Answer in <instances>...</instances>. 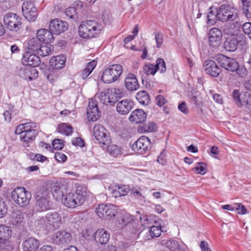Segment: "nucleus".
Wrapping results in <instances>:
<instances>
[{"mask_svg": "<svg viewBox=\"0 0 251 251\" xmlns=\"http://www.w3.org/2000/svg\"><path fill=\"white\" fill-rule=\"evenodd\" d=\"M233 98L237 105H242V101L240 98V93L237 90H234L232 94Z\"/></svg>", "mask_w": 251, "mask_h": 251, "instance_id": "0e129e2a", "label": "nucleus"}, {"mask_svg": "<svg viewBox=\"0 0 251 251\" xmlns=\"http://www.w3.org/2000/svg\"><path fill=\"white\" fill-rule=\"evenodd\" d=\"M58 77V72L57 70L52 68L51 69H50L48 71V73L47 75V78L50 82L53 83Z\"/></svg>", "mask_w": 251, "mask_h": 251, "instance_id": "c03bdc74", "label": "nucleus"}, {"mask_svg": "<svg viewBox=\"0 0 251 251\" xmlns=\"http://www.w3.org/2000/svg\"><path fill=\"white\" fill-rule=\"evenodd\" d=\"M36 9L37 8L34 6V3L31 1H25L23 3L22 10L24 17L27 20H31V17L29 13L30 11L32 14H36Z\"/></svg>", "mask_w": 251, "mask_h": 251, "instance_id": "c85d7f7f", "label": "nucleus"}, {"mask_svg": "<svg viewBox=\"0 0 251 251\" xmlns=\"http://www.w3.org/2000/svg\"><path fill=\"white\" fill-rule=\"evenodd\" d=\"M219 20L222 22L233 21L238 17L237 9L228 4H223L218 9Z\"/></svg>", "mask_w": 251, "mask_h": 251, "instance_id": "1a4fd4ad", "label": "nucleus"}, {"mask_svg": "<svg viewBox=\"0 0 251 251\" xmlns=\"http://www.w3.org/2000/svg\"><path fill=\"white\" fill-rule=\"evenodd\" d=\"M94 238L97 243L105 245L109 240L110 234L105 229L100 228L95 232Z\"/></svg>", "mask_w": 251, "mask_h": 251, "instance_id": "a878e982", "label": "nucleus"}, {"mask_svg": "<svg viewBox=\"0 0 251 251\" xmlns=\"http://www.w3.org/2000/svg\"><path fill=\"white\" fill-rule=\"evenodd\" d=\"M52 50L51 47L48 45L42 46L40 47L37 51V53L42 56H46L50 54Z\"/></svg>", "mask_w": 251, "mask_h": 251, "instance_id": "a18cd8bd", "label": "nucleus"}, {"mask_svg": "<svg viewBox=\"0 0 251 251\" xmlns=\"http://www.w3.org/2000/svg\"><path fill=\"white\" fill-rule=\"evenodd\" d=\"M150 143L149 138L143 136L132 145V149L139 154H144L148 150Z\"/></svg>", "mask_w": 251, "mask_h": 251, "instance_id": "2eb2a0df", "label": "nucleus"}, {"mask_svg": "<svg viewBox=\"0 0 251 251\" xmlns=\"http://www.w3.org/2000/svg\"><path fill=\"white\" fill-rule=\"evenodd\" d=\"M11 235L9 227L4 225H0V241L8 240Z\"/></svg>", "mask_w": 251, "mask_h": 251, "instance_id": "4c0bfd02", "label": "nucleus"}, {"mask_svg": "<svg viewBox=\"0 0 251 251\" xmlns=\"http://www.w3.org/2000/svg\"><path fill=\"white\" fill-rule=\"evenodd\" d=\"M243 30L246 34H247L251 40V23L247 22L242 25Z\"/></svg>", "mask_w": 251, "mask_h": 251, "instance_id": "bf43d9fd", "label": "nucleus"}, {"mask_svg": "<svg viewBox=\"0 0 251 251\" xmlns=\"http://www.w3.org/2000/svg\"><path fill=\"white\" fill-rule=\"evenodd\" d=\"M157 70H160L161 73H165L166 71V64L164 60L160 58L157 59L156 64L154 65Z\"/></svg>", "mask_w": 251, "mask_h": 251, "instance_id": "de8ad7c7", "label": "nucleus"}, {"mask_svg": "<svg viewBox=\"0 0 251 251\" xmlns=\"http://www.w3.org/2000/svg\"><path fill=\"white\" fill-rule=\"evenodd\" d=\"M72 143L74 146L83 147L84 145V141L80 137L73 139Z\"/></svg>", "mask_w": 251, "mask_h": 251, "instance_id": "69168bd1", "label": "nucleus"}, {"mask_svg": "<svg viewBox=\"0 0 251 251\" xmlns=\"http://www.w3.org/2000/svg\"><path fill=\"white\" fill-rule=\"evenodd\" d=\"M38 225L46 228H58L61 224V217L56 212H50L45 216L39 217L37 219Z\"/></svg>", "mask_w": 251, "mask_h": 251, "instance_id": "39448f33", "label": "nucleus"}, {"mask_svg": "<svg viewBox=\"0 0 251 251\" xmlns=\"http://www.w3.org/2000/svg\"><path fill=\"white\" fill-rule=\"evenodd\" d=\"M115 217V225L118 228L125 227L132 220L131 215L125 212H118Z\"/></svg>", "mask_w": 251, "mask_h": 251, "instance_id": "4be33fe9", "label": "nucleus"}, {"mask_svg": "<svg viewBox=\"0 0 251 251\" xmlns=\"http://www.w3.org/2000/svg\"><path fill=\"white\" fill-rule=\"evenodd\" d=\"M194 170L197 174L204 175L206 172V165L203 162L197 163Z\"/></svg>", "mask_w": 251, "mask_h": 251, "instance_id": "603ef678", "label": "nucleus"}, {"mask_svg": "<svg viewBox=\"0 0 251 251\" xmlns=\"http://www.w3.org/2000/svg\"><path fill=\"white\" fill-rule=\"evenodd\" d=\"M143 72L148 75H154L157 72V69L154 66V65L148 63L144 65L143 67Z\"/></svg>", "mask_w": 251, "mask_h": 251, "instance_id": "37998d69", "label": "nucleus"}, {"mask_svg": "<svg viewBox=\"0 0 251 251\" xmlns=\"http://www.w3.org/2000/svg\"><path fill=\"white\" fill-rule=\"evenodd\" d=\"M140 226L139 228L137 227V230L138 231L141 230L140 234L144 231V228L142 229L141 226H144L147 224H148V219L147 216L146 215H143L140 216Z\"/></svg>", "mask_w": 251, "mask_h": 251, "instance_id": "052dcab7", "label": "nucleus"}, {"mask_svg": "<svg viewBox=\"0 0 251 251\" xmlns=\"http://www.w3.org/2000/svg\"><path fill=\"white\" fill-rule=\"evenodd\" d=\"M101 30V26L94 21L82 22L78 28L80 37L83 38H95L98 36Z\"/></svg>", "mask_w": 251, "mask_h": 251, "instance_id": "20e7f679", "label": "nucleus"}, {"mask_svg": "<svg viewBox=\"0 0 251 251\" xmlns=\"http://www.w3.org/2000/svg\"><path fill=\"white\" fill-rule=\"evenodd\" d=\"M53 33L50 30L47 29H40L37 31V38L39 39L41 43L42 42L45 43H51L54 40L53 36Z\"/></svg>", "mask_w": 251, "mask_h": 251, "instance_id": "b1692460", "label": "nucleus"}, {"mask_svg": "<svg viewBox=\"0 0 251 251\" xmlns=\"http://www.w3.org/2000/svg\"><path fill=\"white\" fill-rule=\"evenodd\" d=\"M126 89L130 91H135L139 87V84L135 75L133 74H129L125 80Z\"/></svg>", "mask_w": 251, "mask_h": 251, "instance_id": "393cba45", "label": "nucleus"}, {"mask_svg": "<svg viewBox=\"0 0 251 251\" xmlns=\"http://www.w3.org/2000/svg\"><path fill=\"white\" fill-rule=\"evenodd\" d=\"M130 193L131 195L134 196L137 199H141L144 198L142 193V190L140 189L139 187L136 186L132 187L130 189Z\"/></svg>", "mask_w": 251, "mask_h": 251, "instance_id": "3c124183", "label": "nucleus"}, {"mask_svg": "<svg viewBox=\"0 0 251 251\" xmlns=\"http://www.w3.org/2000/svg\"><path fill=\"white\" fill-rule=\"evenodd\" d=\"M66 58L63 55H58L52 57L50 60V64L52 68L56 70L62 69L65 65Z\"/></svg>", "mask_w": 251, "mask_h": 251, "instance_id": "c756f323", "label": "nucleus"}, {"mask_svg": "<svg viewBox=\"0 0 251 251\" xmlns=\"http://www.w3.org/2000/svg\"><path fill=\"white\" fill-rule=\"evenodd\" d=\"M244 86L246 90L251 92V76L244 81Z\"/></svg>", "mask_w": 251, "mask_h": 251, "instance_id": "774afa93", "label": "nucleus"}, {"mask_svg": "<svg viewBox=\"0 0 251 251\" xmlns=\"http://www.w3.org/2000/svg\"><path fill=\"white\" fill-rule=\"evenodd\" d=\"M68 28L67 22L59 19H54L51 21L49 25V29L54 34L58 35L64 32Z\"/></svg>", "mask_w": 251, "mask_h": 251, "instance_id": "f3484780", "label": "nucleus"}, {"mask_svg": "<svg viewBox=\"0 0 251 251\" xmlns=\"http://www.w3.org/2000/svg\"><path fill=\"white\" fill-rule=\"evenodd\" d=\"M107 150L108 153L114 156H117L122 153L121 148L116 145H108Z\"/></svg>", "mask_w": 251, "mask_h": 251, "instance_id": "79ce46f5", "label": "nucleus"}, {"mask_svg": "<svg viewBox=\"0 0 251 251\" xmlns=\"http://www.w3.org/2000/svg\"><path fill=\"white\" fill-rule=\"evenodd\" d=\"M39 245L38 240L33 237H29L24 240L22 248L23 251H37Z\"/></svg>", "mask_w": 251, "mask_h": 251, "instance_id": "aec40b11", "label": "nucleus"}, {"mask_svg": "<svg viewBox=\"0 0 251 251\" xmlns=\"http://www.w3.org/2000/svg\"><path fill=\"white\" fill-rule=\"evenodd\" d=\"M55 159L60 163L64 162L67 160V156L64 153L58 152L54 154Z\"/></svg>", "mask_w": 251, "mask_h": 251, "instance_id": "e2e57ef3", "label": "nucleus"}, {"mask_svg": "<svg viewBox=\"0 0 251 251\" xmlns=\"http://www.w3.org/2000/svg\"><path fill=\"white\" fill-rule=\"evenodd\" d=\"M3 22L6 27L10 31H18L22 27L21 19L16 14H6L4 16Z\"/></svg>", "mask_w": 251, "mask_h": 251, "instance_id": "f8f14e48", "label": "nucleus"}, {"mask_svg": "<svg viewBox=\"0 0 251 251\" xmlns=\"http://www.w3.org/2000/svg\"><path fill=\"white\" fill-rule=\"evenodd\" d=\"M24 218V215L20 210H15L11 213L9 222L13 225H19L23 222Z\"/></svg>", "mask_w": 251, "mask_h": 251, "instance_id": "7c9ffc66", "label": "nucleus"}, {"mask_svg": "<svg viewBox=\"0 0 251 251\" xmlns=\"http://www.w3.org/2000/svg\"><path fill=\"white\" fill-rule=\"evenodd\" d=\"M7 213V207L5 202L0 197V218L3 217Z\"/></svg>", "mask_w": 251, "mask_h": 251, "instance_id": "4d7b16f0", "label": "nucleus"}, {"mask_svg": "<svg viewBox=\"0 0 251 251\" xmlns=\"http://www.w3.org/2000/svg\"><path fill=\"white\" fill-rule=\"evenodd\" d=\"M239 41L236 38H228L224 43L225 49L228 51H234L237 49Z\"/></svg>", "mask_w": 251, "mask_h": 251, "instance_id": "2f4dec72", "label": "nucleus"}, {"mask_svg": "<svg viewBox=\"0 0 251 251\" xmlns=\"http://www.w3.org/2000/svg\"><path fill=\"white\" fill-rule=\"evenodd\" d=\"M65 13L66 16L71 19L75 20L77 18L76 9L75 7H70L67 8L66 9Z\"/></svg>", "mask_w": 251, "mask_h": 251, "instance_id": "8fccbe9b", "label": "nucleus"}, {"mask_svg": "<svg viewBox=\"0 0 251 251\" xmlns=\"http://www.w3.org/2000/svg\"><path fill=\"white\" fill-rule=\"evenodd\" d=\"M96 212L100 218L110 220L115 217L118 211L117 206L115 205L101 204L97 207Z\"/></svg>", "mask_w": 251, "mask_h": 251, "instance_id": "9b49d317", "label": "nucleus"}, {"mask_svg": "<svg viewBox=\"0 0 251 251\" xmlns=\"http://www.w3.org/2000/svg\"><path fill=\"white\" fill-rule=\"evenodd\" d=\"M23 72L24 77L26 80H32L38 76V72L34 68L25 69Z\"/></svg>", "mask_w": 251, "mask_h": 251, "instance_id": "58836bf2", "label": "nucleus"}, {"mask_svg": "<svg viewBox=\"0 0 251 251\" xmlns=\"http://www.w3.org/2000/svg\"><path fill=\"white\" fill-rule=\"evenodd\" d=\"M41 42L37 37L32 38L30 39L27 44V49L28 50L37 52L40 47Z\"/></svg>", "mask_w": 251, "mask_h": 251, "instance_id": "c9c22d12", "label": "nucleus"}, {"mask_svg": "<svg viewBox=\"0 0 251 251\" xmlns=\"http://www.w3.org/2000/svg\"><path fill=\"white\" fill-rule=\"evenodd\" d=\"M147 118L146 113L141 109L133 111L129 117L130 121L135 122L136 123H141L145 121Z\"/></svg>", "mask_w": 251, "mask_h": 251, "instance_id": "cd10ccee", "label": "nucleus"}, {"mask_svg": "<svg viewBox=\"0 0 251 251\" xmlns=\"http://www.w3.org/2000/svg\"><path fill=\"white\" fill-rule=\"evenodd\" d=\"M93 135L100 146H107L111 142V138L108 131L101 125L97 124L93 127Z\"/></svg>", "mask_w": 251, "mask_h": 251, "instance_id": "9d476101", "label": "nucleus"}, {"mask_svg": "<svg viewBox=\"0 0 251 251\" xmlns=\"http://www.w3.org/2000/svg\"><path fill=\"white\" fill-rule=\"evenodd\" d=\"M205 73L213 77H217L221 72V69L213 60H206L203 64Z\"/></svg>", "mask_w": 251, "mask_h": 251, "instance_id": "412c9836", "label": "nucleus"}, {"mask_svg": "<svg viewBox=\"0 0 251 251\" xmlns=\"http://www.w3.org/2000/svg\"><path fill=\"white\" fill-rule=\"evenodd\" d=\"M13 247L8 240L0 242V251H11Z\"/></svg>", "mask_w": 251, "mask_h": 251, "instance_id": "864d4df0", "label": "nucleus"}, {"mask_svg": "<svg viewBox=\"0 0 251 251\" xmlns=\"http://www.w3.org/2000/svg\"><path fill=\"white\" fill-rule=\"evenodd\" d=\"M22 63L26 66H37L40 64V57L34 53H31L29 51L24 53L22 59Z\"/></svg>", "mask_w": 251, "mask_h": 251, "instance_id": "a211bd4d", "label": "nucleus"}, {"mask_svg": "<svg viewBox=\"0 0 251 251\" xmlns=\"http://www.w3.org/2000/svg\"><path fill=\"white\" fill-rule=\"evenodd\" d=\"M156 129V125L152 122L145 124L143 126H140L138 131L140 132H152Z\"/></svg>", "mask_w": 251, "mask_h": 251, "instance_id": "a19ab883", "label": "nucleus"}, {"mask_svg": "<svg viewBox=\"0 0 251 251\" xmlns=\"http://www.w3.org/2000/svg\"><path fill=\"white\" fill-rule=\"evenodd\" d=\"M178 108L180 111L185 114H187L189 112L188 109L186 106V104L185 101H183L179 104Z\"/></svg>", "mask_w": 251, "mask_h": 251, "instance_id": "338daca9", "label": "nucleus"}, {"mask_svg": "<svg viewBox=\"0 0 251 251\" xmlns=\"http://www.w3.org/2000/svg\"><path fill=\"white\" fill-rule=\"evenodd\" d=\"M129 191H130V189L128 186L124 185L119 187L117 190H115V197H117L126 195Z\"/></svg>", "mask_w": 251, "mask_h": 251, "instance_id": "09e8293b", "label": "nucleus"}, {"mask_svg": "<svg viewBox=\"0 0 251 251\" xmlns=\"http://www.w3.org/2000/svg\"><path fill=\"white\" fill-rule=\"evenodd\" d=\"M87 196V191L85 188L79 187L75 193L68 192L63 199L62 203L68 208H74L76 206H80L84 202Z\"/></svg>", "mask_w": 251, "mask_h": 251, "instance_id": "f03ea898", "label": "nucleus"}, {"mask_svg": "<svg viewBox=\"0 0 251 251\" xmlns=\"http://www.w3.org/2000/svg\"><path fill=\"white\" fill-rule=\"evenodd\" d=\"M53 148L55 150H61L64 147V144L62 140L55 139L52 142Z\"/></svg>", "mask_w": 251, "mask_h": 251, "instance_id": "13d9d810", "label": "nucleus"}, {"mask_svg": "<svg viewBox=\"0 0 251 251\" xmlns=\"http://www.w3.org/2000/svg\"><path fill=\"white\" fill-rule=\"evenodd\" d=\"M155 40L156 44V48H160L163 42V35L160 32L155 33Z\"/></svg>", "mask_w": 251, "mask_h": 251, "instance_id": "6e6d98bb", "label": "nucleus"}, {"mask_svg": "<svg viewBox=\"0 0 251 251\" xmlns=\"http://www.w3.org/2000/svg\"><path fill=\"white\" fill-rule=\"evenodd\" d=\"M207 16V23L209 25H213L216 23L217 20H219L218 9L211 7H210Z\"/></svg>", "mask_w": 251, "mask_h": 251, "instance_id": "72a5a7b5", "label": "nucleus"}, {"mask_svg": "<svg viewBox=\"0 0 251 251\" xmlns=\"http://www.w3.org/2000/svg\"><path fill=\"white\" fill-rule=\"evenodd\" d=\"M133 102L129 100L126 99L118 102L116 105L117 111L122 115L127 114L131 110Z\"/></svg>", "mask_w": 251, "mask_h": 251, "instance_id": "5701e85b", "label": "nucleus"}, {"mask_svg": "<svg viewBox=\"0 0 251 251\" xmlns=\"http://www.w3.org/2000/svg\"><path fill=\"white\" fill-rule=\"evenodd\" d=\"M136 98L139 103L144 105H148L150 101L149 95L145 91H141L137 93Z\"/></svg>", "mask_w": 251, "mask_h": 251, "instance_id": "e433bc0d", "label": "nucleus"}, {"mask_svg": "<svg viewBox=\"0 0 251 251\" xmlns=\"http://www.w3.org/2000/svg\"><path fill=\"white\" fill-rule=\"evenodd\" d=\"M123 71V67L120 65H110L103 71L101 79L105 83H112L120 77Z\"/></svg>", "mask_w": 251, "mask_h": 251, "instance_id": "0eeeda50", "label": "nucleus"}, {"mask_svg": "<svg viewBox=\"0 0 251 251\" xmlns=\"http://www.w3.org/2000/svg\"><path fill=\"white\" fill-rule=\"evenodd\" d=\"M156 104L160 107L163 106L167 102V100L161 95H159L156 97Z\"/></svg>", "mask_w": 251, "mask_h": 251, "instance_id": "680f3d73", "label": "nucleus"}, {"mask_svg": "<svg viewBox=\"0 0 251 251\" xmlns=\"http://www.w3.org/2000/svg\"><path fill=\"white\" fill-rule=\"evenodd\" d=\"M50 192L46 187H42L35 193L36 206L44 211L50 208Z\"/></svg>", "mask_w": 251, "mask_h": 251, "instance_id": "423d86ee", "label": "nucleus"}, {"mask_svg": "<svg viewBox=\"0 0 251 251\" xmlns=\"http://www.w3.org/2000/svg\"><path fill=\"white\" fill-rule=\"evenodd\" d=\"M223 34L217 28H212L209 31V45L215 49L218 48L222 43Z\"/></svg>", "mask_w": 251, "mask_h": 251, "instance_id": "dca6fc26", "label": "nucleus"}, {"mask_svg": "<svg viewBox=\"0 0 251 251\" xmlns=\"http://www.w3.org/2000/svg\"><path fill=\"white\" fill-rule=\"evenodd\" d=\"M96 61L93 60L87 64L85 68L80 73V76L82 79L86 78L91 73L96 66Z\"/></svg>", "mask_w": 251, "mask_h": 251, "instance_id": "f704fd0d", "label": "nucleus"}, {"mask_svg": "<svg viewBox=\"0 0 251 251\" xmlns=\"http://www.w3.org/2000/svg\"><path fill=\"white\" fill-rule=\"evenodd\" d=\"M13 200L21 207L28 205L31 198V193L24 187H17L11 193Z\"/></svg>", "mask_w": 251, "mask_h": 251, "instance_id": "6e6552de", "label": "nucleus"}, {"mask_svg": "<svg viewBox=\"0 0 251 251\" xmlns=\"http://www.w3.org/2000/svg\"><path fill=\"white\" fill-rule=\"evenodd\" d=\"M237 75L241 78H246L249 72L245 67L243 65H239L237 63V69L235 70Z\"/></svg>", "mask_w": 251, "mask_h": 251, "instance_id": "49530a36", "label": "nucleus"}, {"mask_svg": "<svg viewBox=\"0 0 251 251\" xmlns=\"http://www.w3.org/2000/svg\"><path fill=\"white\" fill-rule=\"evenodd\" d=\"M122 94L119 89H108L100 93H97L94 98L89 102L87 108V115L89 121L95 122L100 117V111L98 107L97 99L100 100L104 104L114 103L117 101V98H120Z\"/></svg>", "mask_w": 251, "mask_h": 251, "instance_id": "f257e3e1", "label": "nucleus"}, {"mask_svg": "<svg viewBox=\"0 0 251 251\" xmlns=\"http://www.w3.org/2000/svg\"><path fill=\"white\" fill-rule=\"evenodd\" d=\"M36 124L29 122L21 124L17 126L15 133L20 135L21 140L25 142H30L33 141L38 134V131L34 129Z\"/></svg>", "mask_w": 251, "mask_h": 251, "instance_id": "7ed1b4c3", "label": "nucleus"}, {"mask_svg": "<svg viewBox=\"0 0 251 251\" xmlns=\"http://www.w3.org/2000/svg\"><path fill=\"white\" fill-rule=\"evenodd\" d=\"M72 236L70 232L65 230H60L55 233L51 237V242L57 245L70 244Z\"/></svg>", "mask_w": 251, "mask_h": 251, "instance_id": "4468645a", "label": "nucleus"}, {"mask_svg": "<svg viewBox=\"0 0 251 251\" xmlns=\"http://www.w3.org/2000/svg\"><path fill=\"white\" fill-rule=\"evenodd\" d=\"M52 194L56 201H62L68 191L67 186L60 183H57L51 188Z\"/></svg>", "mask_w": 251, "mask_h": 251, "instance_id": "6ab92c4d", "label": "nucleus"}, {"mask_svg": "<svg viewBox=\"0 0 251 251\" xmlns=\"http://www.w3.org/2000/svg\"><path fill=\"white\" fill-rule=\"evenodd\" d=\"M249 3L243 4L242 7L243 12L246 17L251 20V6L249 5Z\"/></svg>", "mask_w": 251, "mask_h": 251, "instance_id": "5fc2aeb1", "label": "nucleus"}, {"mask_svg": "<svg viewBox=\"0 0 251 251\" xmlns=\"http://www.w3.org/2000/svg\"><path fill=\"white\" fill-rule=\"evenodd\" d=\"M162 244L172 251H185L186 246L182 243L172 239L162 242Z\"/></svg>", "mask_w": 251, "mask_h": 251, "instance_id": "bb28decb", "label": "nucleus"}, {"mask_svg": "<svg viewBox=\"0 0 251 251\" xmlns=\"http://www.w3.org/2000/svg\"><path fill=\"white\" fill-rule=\"evenodd\" d=\"M58 131L66 136H70L73 133V127L72 126L66 123H61L59 124L57 127Z\"/></svg>", "mask_w": 251, "mask_h": 251, "instance_id": "ea45409f", "label": "nucleus"}, {"mask_svg": "<svg viewBox=\"0 0 251 251\" xmlns=\"http://www.w3.org/2000/svg\"><path fill=\"white\" fill-rule=\"evenodd\" d=\"M161 232L162 230L159 226H151L145 235V239L149 240L154 237H159Z\"/></svg>", "mask_w": 251, "mask_h": 251, "instance_id": "473e14b6", "label": "nucleus"}, {"mask_svg": "<svg viewBox=\"0 0 251 251\" xmlns=\"http://www.w3.org/2000/svg\"><path fill=\"white\" fill-rule=\"evenodd\" d=\"M217 60L221 67L228 71L234 72L235 70L237 69L238 62L233 58L220 54L218 55Z\"/></svg>", "mask_w": 251, "mask_h": 251, "instance_id": "ddd939ff", "label": "nucleus"}]
</instances>
